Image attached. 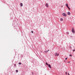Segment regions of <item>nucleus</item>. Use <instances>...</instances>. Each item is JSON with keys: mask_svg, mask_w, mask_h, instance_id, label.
Segmentation results:
<instances>
[{"mask_svg": "<svg viewBox=\"0 0 75 75\" xmlns=\"http://www.w3.org/2000/svg\"><path fill=\"white\" fill-rule=\"evenodd\" d=\"M62 15L64 17H67V14H66V13H62Z\"/></svg>", "mask_w": 75, "mask_h": 75, "instance_id": "1", "label": "nucleus"}, {"mask_svg": "<svg viewBox=\"0 0 75 75\" xmlns=\"http://www.w3.org/2000/svg\"><path fill=\"white\" fill-rule=\"evenodd\" d=\"M72 29V32L73 33H75V31H74V28H73Z\"/></svg>", "mask_w": 75, "mask_h": 75, "instance_id": "2", "label": "nucleus"}, {"mask_svg": "<svg viewBox=\"0 0 75 75\" xmlns=\"http://www.w3.org/2000/svg\"><path fill=\"white\" fill-rule=\"evenodd\" d=\"M45 6H46L47 7H49V6H48V4L46 3V4H45Z\"/></svg>", "mask_w": 75, "mask_h": 75, "instance_id": "3", "label": "nucleus"}, {"mask_svg": "<svg viewBox=\"0 0 75 75\" xmlns=\"http://www.w3.org/2000/svg\"><path fill=\"white\" fill-rule=\"evenodd\" d=\"M59 55V54H58L57 53H56L55 54V56H58Z\"/></svg>", "mask_w": 75, "mask_h": 75, "instance_id": "4", "label": "nucleus"}, {"mask_svg": "<svg viewBox=\"0 0 75 75\" xmlns=\"http://www.w3.org/2000/svg\"><path fill=\"white\" fill-rule=\"evenodd\" d=\"M48 66L50 68H52L51 67V65L50 64H48Z\"/></svg>", "mask_w": 75, "mask_h": 75, "instance_id": "5", "label": "nucleus"}, {"mask_svg": "<svg viewBox=\"0 0 75 75\" xmlns=\"http://www.w3.org/2000/svg\"><path fill=\"white\" fill-rule=\"evenodd\" d=\"M71 13L69 12H67V14L68 15H70V14Z\"/></svg>", "mask_w": 75, "mask_h": 75, "instance_id": "6", "label": "nucleus"}, {"mask_svg": "<svg viewBox=\"0 0 75 75\" xmlns=\"http://www.w3.org/2000/svg\"><path fill=\"white\" fill-rule=\"evenodd\" d=\"M20 5H21V7H23V3H21L20 4Z\"/></svg>", "mask_w": 75, "mask_h": 75, "instance_id": "7", "label": "nucleus"}, {"mask_svg": "<svg viewBox=\"0 0 75 75\" xmlns=\"http://www.w3.org/2000/svg\"><path fill=\"white\" fill-rule=\"evenodd\" d=\"M66 7H68V4H66Z\"/></svg>", "mask_w": 75, "mask_h": 75, "instance_id": "8", "label": "nucleus"}, {"mask_svg": "<svg viewBox=\"0 0 75 75\" xmlns=\"http://www.w3.org/2000/svg\"><path fill=\"white\" fill-rule=\"evenodd\" d=\"M60 21H63V19L62 18H60Z\"/></svg>", "mask_w": 75, "mask_h": 75, "instance_id": "9", "label": "nucleus"}, {"mask_svg": "<svg viewBox=\"0 0 75 75\" xmlns=\"http://www.w3.org/2000/svg\"><path fill=\"white\" fill-rule=\"evenodd\" d=\"M18 72V70H16V73H17V72Z\"/></svg>", "mask_w": 75, "mask_h": 75, "instance_id": "10", "label": "nucleus"}, {"mask_svg": "<svg viewBox=\"0 0 75 75\" xmlns=\"http://www.w3.org/2000/svg\"><path fill=\"white\" fill-rule=\"evenodd\" d=\"M67 8H68L69 9V10H70V8L69 7V6H68V7H67Z\"/></svg>", "mask_w": 75, "mask_h": 75, "instance_id": "11", "label": "nucleus"}, {"mask_svg": "<svg viewBox=\"0 0 75 75\" xmlns=\"http://www.w3.org/2000/svg\"><path fill=\"white\" fill-rule=\"evenodd\" d=\"M46 65H48V64L47 62H46Z\"/></svg>", "mask_w": 75, "mask_h": 75, "instance_id": "12", "label": "nucleus"}, {"mask_svg": "<svg viewBox=\"0 0 75 75\" xmlns=\"http://www.w3.org/2000/svg\"><path fill=\"white\" fill-rule=\"evenodd\" d=\"M18 64L19 65H21V63L19 62V63Z\"/></svg>", "mask_w": 75, "mask_h": 75, "instance_id": "13", "label": "nucleus"}, {"mask_svg": "<svg viewBox=\"0 0 75 75\" xmlns=\"http://www.w3.org/2000/svg\"><path fill=\"white\" fill-rule=\"evenodd\" d=\"M50 51V50H47V51H46V52H48V51Z\"/></svg>", "mask_w": 75, "mask_h": 75, "instance_id": "14", "label": "nucleus"}, {"mask_svg": "<svg viewBox=\"0 0 75 75\" xmlns=\"http://www.w3.org/2000/svg\"><path fill=\"white\" fill-rule=\"evenodd\" d=\"M66 60H67V59H68V57H67L66 58H65Z\"/></svg>", "mask_w": 75, "mask_h": 75, "instance_id": "15", "label": "nucleus"}, {"mask_svg": "<svg viewBox=\"0 0 75 75\" xmlns=\"http://www.w3.org/2000/svg\"><path fill=\"white\" fill-rule=\"evenodd\" d=\"M70 48L71 49H72V47H71V46H70Z\"/></svg>", "mask_w": 75, "mask_h": 75, "instance_id": "16", "label": "nucleus"}, {"mask_svg": "<svg viewBox=\"0 0 75 75\" xmlns=\"http://www.w3.org/2000/svg\"><path fill=\"white\" fill-rule=\"evenodd\" d=\"M75 49L74 50H73V52H75Z\"/></svg>", "mask_w": 75, "mask_h": 75, "instance_id": "17", "label": "nucleus"}, {"mask_svg": "<svg viewBox=\"0 0 75 75\" xmlns=\"http://www.w3.org/2000/svg\"><path fill=\"white\" fill-rule=\"evenodd\" d=\"M31 33H34V32H33V31H31Z\"/></svg>", "mask_w": 75, "mask_h": 75, "instance_id": "18", "label": "nucleus"}, {"mask_svg": "<svg viewBox=\"0 0 75 75\" xmlns=\"http://www.w3.org/2000/svg\"><path fill=\"white\" fill-rule=\"evenodd\" d=\"M69 56H71V57H72V56L71 54H70Z\"/></svg>", "mask_w": 75, "mask_h": 75, "instance_id": "19", "label": "nucleus"}, {"mask_svg": "<svg viewBox=\"0 0 75 75\" xmlns=\"http://www.w3.org/2000/svg\"><path fill=\"white\" fill-rule=\"evenodd\" d=\"M67 34H69V32H67Z\"/></svg>", "mask_w": 75, "mask_h": 75, "instance_id": "20", "label": "nucleus"}, {"mask_svg": "<svg viewBox=\"0 0 75 75\" xmlns=\"http://www.w3.org/2000/svg\"><path fill=\"white\" fill-rule=\"evenodd\" d=\"M14 65L15 67H16V64H15Z\"/></svg>", "mask_w": 75, "mask_h": 75, "instance_id": "21", "label": "nucleus"}, {"mask_svg": "<svg viewBox=\"0 0 75 75\" xmlns=\"http://www.w3.org/2000/svg\"><path fill=\"white\" fill-rule=\"evenodd\" d=\"M61 7H63V6H61Z\"/></svg>", "mask_w": 75, "mask_h": 75, "instance_id": "22", "label": "nucleus"}, {"mask_svg": "<svg viewBox=\"0 0 75 75\" xmlns=\"http://www.w3.org/2000/svg\"><path fill=\"white\" fill-rule=\"evenodd\" d=\"M66 75H67V72H66Z\"/></svg>", "mask_w": 75, "mask_h": 75, "instance_id": "23", "label": "nucleus"}, {"mask_svg": "<svg viewBox=\"0 0 75 75\" xmlns=\"http://www.w3.org/2000/svg\"><path fill=\"white\" fill-rule=\"evenodd\" d=\"M32 73L33 75H34V73H33V72H32Z\"/></svg>", "mask_w": 75, "mask_h": 75, "instance_id": "24", "label": "nucleus"}, {"mask_svg": "<svg viewBox=\"0 0 75 75\" xmlns=\"http://www.w3.org/2000/svg\"><path fill=\"white\" fill-rule=\"evenodd\" d=\"M68 75H69V74L68 73Z\"/></svg>", "mask_w": 75, "mask_h": 75, "instance_id": "25", "label": "nucleus"}, {"mask_svg": "<svg viewBox=\"0 0 75 75\" xmlns=\"http://www.w3.org/2000/svg\"><path fill=\"white\" fill-rule=\"evenodd\" d=\"M68 63H70V62H68Z\"/></svg>", "mask_w": 75, "mask_h": 75, "instance_id": "26", "label": "nucleus"}, {"mask_svg": "<svg viewBox=\"0 0 75 75\" xmlns=\"http://www.w3.org/2000/svg\"><path fill=\"white\" fill-rule=\"evenodd\" d=\"M46 52V51H45V52Z\"/></svg>", "mask_w": 75, "mask_h": 75, "instance_id": "27", "label": "nucleus"}, {"mask_svg": "<svg viewBox=\"0 0 75 75\" xmlns=\"http://www.w3.org/2000/svg\"><path fill=\"white\" fill-rule=\"evenodd\" d=\"M64 62H65V61L64 60Z\"/></svg>", "mask_w": 75, "mask_h": 75, "instance_id": "28", "label": "nucleus"}]
</instances>
